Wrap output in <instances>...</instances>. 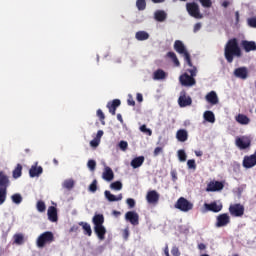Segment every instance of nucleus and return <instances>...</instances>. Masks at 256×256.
<instances>
[{"instance_id":"obj_1","label":"nucleus","mask_w":256,"mask_h":256,"mask_svg":"<svg viewBox=\"0 0 256 256\" xmlns=\"http://www.w3.org/2000/svg\"><path fill=\"white\" fill-rule=\"evenodd\" d=\"M225 57L228 63H233V57H241V49L237 44V40H229L225 47Z\"/></svg>"},{"instance_id":"obj_2","label":"nucleus","mask_w":256,"mask_h":256,"mask_svg":"<svg viewBox=\"0 0 256 256\" xmlns=\"http://www.w3.org/2000/svg\"><path fill=\"white\" fill-rule=\"evenodd\" d=\"M94 224V231L100 241L105 240V235L107 233V229L105 226H103V223H105V218L103 217V214H96L93 219Z\"/></svg>"},{"instance_id":"obj_3","label":"nucleus","mask_w":256,"mask_h":256,"mask_svg":"<svg viewBox=\"0 0 256 256\" xmlns=\"http://www.w3.org/2000/svg\"><path fill=\"white\" fill-rule=\"evenodd\" d=\"M190 68H187L186 71H189V76L187 73L180 76V83L184 87H193L195 85V79L193 77L197 76V68L195 66H189Z\"/></svg>"},{"instance_id":"obj_4","label":"nucleus","mask_w":256,"mask_h":256,"mask_svg":"<svg viewBox=\"0 0 256 256\" xmlns=\"http://www.w3.org/2000/svg\"><path fill=\"white\" fill-rule=\"evenodd\" d=\"M174 49L176 52L179 53V55H182L184 57V61L186 62L187 67H192L191 63V55L187 51V47L181 40H176L174 42Z\"/></svg>"},{"instance_id":"obj_5","label":"nucleus","mask_w":256,"mask_h":256,"mask_svg":"<svg viewBox=\"0 0 256 256\" xmlns=\"http://www.w3.org/2000/svg\"><path fill=\"white\" fill-rule=\"evenodd\" d=\"M55 241V236L53 232L46 231L38 236L36 239V245L39 249H43L45 245H49Z\"/></svg>"},{"instance_id":"obj_6","label":"nucleus","mask_w":256,"mask_h":256,"mask_svg":"<svg viewBox=\"0 0 256 256\" xmlns=\"http://www.w3.org/2000/svg\"><path fill=\"white\" fill-rule=\"evenodd\" d=\"M251 141H253L251 136L244 135L235 139V145L240 151H245V149L251 148Z\"/></svg>"},{"instance_id":"obj_7","label":"nucleus","mask_w":256,"mask_h":256,"mask_svg":"<svg viewBox=\"0 0 256 256\" xmlns=\"http://www.w3.org/2000/svg\"><path fill=\"white\" fill-rule=\"evenodd\" d=\"M175 209H179V211H182L183 213H189V211L193 209V203L183 197H180L175 204Z\"/></svg>"},{"instance_id":"obj_8","label":"nucleus","mask_w":256,"mask_h":256,"mask_svg":"<svg viewBox=\"0 0 256 256\" xmlns=\"http://www.w3.org/2000/svg\"><path fill=\"white\" fill-rule=\"evenodd\" d=\"M231 223V216L229 213H222L216 216L215 227L217 229H221L223 227H227Z\"/></svg>"},{"instance_id":"obj_9","label":"nucleus","mask_w":256,"mask_h":256,"mask_svg":"<svg viewBox=\"0 0 256 256\" xmlns=\"http://www.w3.org/2000/svg\"><path fill=\"white\" fill-rule=\"evenodd\" d=\"M186 9L189 15L194 17V19H203V14H201L199 11V5H197L195 2L187 3Z\"/></svg>"},{"instance_id":"obj_10","label":"nucleus","mask_w":256,"mask_h":256,"mask_svg":"<svg viewBox=\"0 0 256 256\" xmlns=\"http://www.w3.org/2000/svg\"><path fill=\"white\" fill-rule=\"evenodd\" d=\"M232 217H243L245 215V207L241 204H232L228 209Z\"/></svg>"},{"instance_id":"obj_11","label":"nucleus","mask_w":256,"mask_h":256,"mask_svg":"<svg viewBox=\"0 0 256 256\" xmlns=\"http://www.w3.org/2000/svg\"><path fill=\"white\" fill-rule=\"evenodd\" d=\"M205 211H212V213H219L223 210V203L220 200L204 204Z\"/></svg>"},{"instance_id":"obj_12","label":"nucleus","mask_w":256,"mask_h":256,"mask_svg":"<svg viewBox=\"0 0 256 256\" xmlns=\"http://www.w3.org/2000/svg\"><path fill=\"white\" fill-rule=\"evenodd\" d=\"M234 77L236 79H241L242 81H245V79H248L249 77V69L247 67H239L234 70Z\"/></svg>"},{"instance_id":"obj_13","label":"nucleus","mask_w":256,"mask_h":256,"mask_svg":"<svg viewBox=\"0 0 256 256\" xmlns=\"http://www.w3.org/2000/svg\"><path fill=\"white\" fill-rule=\"evenodd\" d=\"M193 101L191 100V97L187 96L185 91L180 92V96L178 99V105L180 107H189Z\"/></svg>"},{"instance_id":"obj_14","label":"nucleus","mask_w":256,"mask_h":256,"mask_svg":"<svg viewBox=\"0 0 256 256\" xmlns=\"http://www.w3.org/2000/svg\"><path fill=\"white\" fill-rule=\"evenodd\" d=\"M223 187H225V185L223 184V182L211 181V182L207 185L206 191H208V192L223 191Z\"/></svg>"},{"instance_id":"obj_15","label":"nucleus","mask_w":256,"mask_h":256,"mask_svg":"<svg viewBox=\"0 0 256 256\" xmlns=\"http://www.w3.org/2000/svg\"><path fill=\"white\" fill-rule=\"evenodd\" d=\"M126 221H129L131 225H139V214L135 211H129L125 214Z\"/></svg>"},{"instance_id":"obj_16","label":"nucleus","mask_w":256,"mask_h":256,"mask_svg":"<svg viewBox=\"0 0 256 256\" xmlns=\"http://www.w3.org/2000/svg\"><path fill=\"white\" fill-rule=\"evenodd\" d=\"M146 201L151 205H155L159 202V193L155 190H151L146 195Z\"/></svg>"},{"instance_id":"obj_17","label":"nucleus","mask_w":256,"mask_h":256,"mask_svg":"<svg viewBox=\"0 0 256 256\" xmlns=\"http://www.w3.org/2000/svg\"><path fill=\"white\" fill-rule=\"evenodd\" d=\"M205 99L207 103L210 105H217L219 103V96H217V92L211 91L206 96Z\"/></svg>"},{"instance_id":"obj_18","label":"nucleus","mask_w":256,"mask_h":256,"mask_svg":"<svg viewBox=\"0 0 256 256\" xmlns=\"http://www.w3.org/2000/svg\"><path fill=\"white\" fill-rule=\"evenodd\" d=\"M48 220L51 221V223H57L59 217L57 216V208L54 206H50L47 210Z\"/></svg>"},{"instance_id":"obj_19","label":"nucleus","mask_w":256,"mask_h":256,"mask_svg":"<svg viewBox=\"0 0 256 256\" xmlns=\"http://www.w3.org/2000/svg\"><path fill=\"white\" fill-rule=\"evenodd\" d=\"M176 139L180 143H185L189 139V132L185 129H180L176 132Z\"/></svg>"},{"instance_id":"obj_20","label":"nucleus","mask_w":256,"mask_h":256,"mask_svg":"<svg viewBox=\"0 0 256 256\" xmlns=\"http://www.w3.org/2000/svg\"><path fill=\"white\" fill-rule=\"evenodd\" d=\"M235 121L239 125H249V123H251V118L245 114H237L235 116Z\"/></svg>"},{"instance_id":"obj_21","label":"nucleus","mask_w":256,"mask_h":256,"mask_svg":"<svg viewBox=\"0 0 256 256\" xmlns=\"http://www.w3.org/2000/svg\"><path fill=\"white\" fill-rule=\"evenodd\" d=\"M114 177L115 174L113 173V170L110 167L105 166L104 171L102 173V179H104V181L111 182V180L114 179Z\"/></svg>"},{"instance_id":"obj_22","label":"nucleus","mask_w":256,"mask_h":256,"mask_svg":"<svg viewBox=\"0 0 256 256\" xmlns=\"http://www.w3.org/2000/svg\"><path fill=\"white\" fill-rule=\"evenodd\" d=\"M167 76H168L167 72H165L163 69H158L153 73L154 81H163L167 79Z\"/></svg>"},{"instance_id":"obj_23","label":"nucleus","mask_w":256,"mask_h":256,"mask_svg":"<svg viewBox=\"0 0 256 256\" xmlns=\"http://www.w3.org/2000/svg\"><path fill=\"white\" fill-rule=\"evenodd\" d=\"M104 195H105V198L107 199V201H110V202L121 201L123 199V194H118L117 196H115L109 190H106L104 192Z\"/></svg>"},{"instance_id":"obj_24","label":"nucleus","mask_w":256,"mask_h":256,"mask_svg":"<svg viewBox=\"0 0 256 256\" xmlns=\"http://www.w3.org/2000/svg\"><path fill=\"white\" fill-rule=\"evenodd\" d=\"M242 47L246 53H249V51H256V43L253 41H242Z\"/></svg>"},{"instance_id":"obj_25","label":"nucleus","mask_w":256,"mask_h":256,"mask_svg":"<svg viewBox=\"0 0 256 256\" xmlns=\"http://www.w3.org/2000/svg\"><path fill=\"white\" fill-rule=\"evenodd\" d=\"M121 105V100L115 99L112 102H108L107 108L109 109V113L115 115V111H117V107Z\"/></svg>"},{"instance_id":"obj_26","label":"nucleus","mask_w":256,"mask_h":256,"mask_svg":"<svg viewBox=\"0 0 256 256\" xmlns=\"http://www.w3.org/2000/svg\"><path fill=\"white\" fill-rule=\"evenodd\" d=\"M43 173V168L41 166H37V163L33 165L29 170L30 177H39Z\"/></svg>"},{"instance_id":"obj_27","label":"nucleus","mask_w":256,"mask_h":256,"mask_svg":"<svg viewBox=\"0 0 256 256\" xmlns=\"http://www.w3.org/2000/svg\"><path fill=\"white\" fill-rule=\"evenodd\" d=\"M143 163H145V157L144 156H139L134 158L130 165L131 167H133V169H139V167H141V165H143Z\"/></svg>"},{"instance_id":"obj_28","label":"nucleus","mask_w":256,"mask_h":256,"mask_svg":"<svg viewBox=\"0 0 256 256\" xmlns=\"http://www.w3.org/2000/svg\"><path fill=\"white\" fill-rule=\"evenodd\" d=\"M203 119L207 123H215V113H213V111L207 110L203 114Z\"/></svg>"},{"instance_id":"obj_29","label":"nucleus","mask_w":256,"mask_h":256,"mask_svg":"<svg viewBox=\"0 0 256 256\" xmlns=\"http://www.w3.org/2000/svg\"><path fill=\"white\" fill-rule=\"evenodd\" d=\"M15 245H23L25 243V235L23 233H16L13 236Z\"/></svg>"},{"instance_id":"obj_30","label":"nucleus","mask_w":256,"mask_h":256,"mask_svg":"<svg viewBox=\"0 0 256 256\" xmlns=\"http://www.w3.org/2000/svg\"><path fill=\"white\" fill-rule=\"evenodd\" d=\"M137 41H147L149 39V34L146 31H138L135 34Z\"/></svg>"},{"instance_id":"obj_31","label":"nucleus","mask_w":256,"mask_h":256,"mask_svg":"<svg viewBox=\"0 0 256 256\" xmlns=\"http://www.w3.org/2000/svg\"><path fill=\"white\" fill-rule=\"evenodd\" d=\"M154 17L156 21L163 22L165 19H167V13H165L163 10H158L155 12Z\"/></svg>"},{"instance_id":"obj_32","label":"nucleus","mask_w":256,"mask_h":256,"mask_svg":"<svg viewBox=\"0 0 256 256\" xmlns=\"http://www.w3.org/2000/svg\"><path fill=\"white\" fill-rule=\"evenodd\" d=\"M62 187L64 189H68V191H71V189L75 187V180L73 179L64 180V182L62 183Z\"/></svg>"},{"instance_id":"obj_33","label":"nucleus","mask_w":256,"mask_h":256,"mask_svg":"<svg viewBox=\"0 0 256 256\" xmlns=\"http://www.w3.org/2000/svg\"><path fill=\"white\" fill-rule=\"evenodd\" d=\"M79 225L82 227V229L85 231V235H88L91 237L93 231L91 230V225L87 222H79Z\"/></svg>"},{"instance_id":"obj_34","label":"nucleus","mask_w":256,"mask_h":256,"mask_svg":"<svg viewBox=\"0 0 256 256\" xmlns=\"http://www.w3.org/2000/svg\"><path fill=\"white\" fill-rule=\"evenodd\" d=\"M177 157L180 163H185V161H187V153L183 149L177 151Z\"/></svg>"},{"instance_id":"obj_35","label":"nucleus","mask_w":256,"mask_h":256,"mask_svg":"<svg viewBox=\"0 0 256 256\" xmlns=\"http://www.w3.org/2000/svg\"><path fill=\"white\" fill-rule=\"evenodd\" d=\"M8 184L9 178L7 177V175H5V173L0 172V187H7Z\"/></svg>"},{"instance_id":"obj_36","label":"nucleus","mask_w":256,"mask_h":256,"mask_svg":"<svg viewBox=\"0 0 256 256\" xmlns=\"http://www.w3.org/2000/svg\"><path fill=\"white\" fill-rule=\"evenodd\" d=\"M23 171V166L21 164H17L16 168L13 171V177L14 179H19L21 177Z\"/></svg>"},{"instance_id":"obj_37","label":"nucleus","mask_w":256,"mask_h":256,"mask_svg":"<svg viewBox=\"0 0 256 256\" xmlns=\"http://www.w3.org/2000/svg\"><path fill=\"white\" fill-rule=\"evenodd\" d=\"M110 189H112V191H121V189H123V183H121V181H115L110 184Z\"/></svg>"},{"instance_id":"obj_38","label":"nucleus","mask_w":256,"mask_h":256,"mask_svg":"<svg viewBox=\"0 0 256 256\" xmlns=\"http://www.w3.org/2000/svg\"><path fill=\"white\" fill-rule=\"evenodd\" d=\"M167 57H169V59L173 61L176 67H179L180 63H179V59L177 58V54H175L174 52H168Z\"/></svg>"},{"instance_id":"obj_39","label":"nucleus","mask_w":256,"mask_h":256,"mask_svg":"<svg viewBox=\"0 0 256 256\" xmlns=\"http://www.w3.org/2000/svg\"><path fill=\"white\" fill-rule=\"evenodd\" d=\"M36 208L39 213H45L47 206L45 205V202L39 200L36 204Z\"/></svg>"},{"instance_id":"obj_40","label":"nucleus","mask_w":256,"mask_h":256,"mask_svg":"<svg viewBox=\"0 0 256 256\" xmlns=\"http://www.w3.org/2000/svg\"><path fill=\"white\" fill-rule=\"evenodd\" d=\"M5 199H7V189L0 188V205L5 203Z\"/></svg>"},{"instance_id":"obj_41","label":"nucleus","mask_w":256,"mask_h":256,"mask_svg":"<svg viewBox=\"0 0 256 256\" xmlns=\"http://www.w3.org/2000/svg\"><path fill=\"white\" fill-rule=\"evenodd\" d=\"M136 7L139 11H144V9L147 7V3L145 0H137Z\"/></svg>"},{"instance_id":"obj_42","label":"nucleus","mask_w":256,"mask_h":256,"mask_svg":"<svg viewBox=\"0 0 256 256\" xmlns=\"http://www.w3.org/2000/svg\"><path fill=\"white\" fill-rule=\"evenodd\" d=\"M12 201L16 204L19 205L23 201V197L21 194H14L11 196Z\"/></svg>"},{"instance_id":"obj_43","label":"nucleus","mask_w":256,"mask_h":256,"mask_svg":"<svg viewBox=\"0 0 256 256\" xmlns=\"http://www.w3.org/2000/svg\"><path fill=\"white\" fill-rule=\"evenodd\" d=\"M140 131L142 133H146V135H149V137H151V135H153V131H151V129L147 128L146 125L140 126Z\"/></svg>"},{"instance_id":"obj_44","label":"nucleus","mask_w":256,"mask_h":256,"mask_svg":"<svg viewBox=\"0 0 256 256\" xmlns=\"http://www.w3.org/2000/svg\"><path fill=\"white\" fill-rule=\"evenodd\" d=\"M97 117H99L102 125H105V114L103 113L102 109L97 110Z\"/></svg>"},{"instance_id":"obj_45","label":"nucleus","mask_w":256,"mask_h":256,"mask_svg":"<svg viewBox=\"0 0 256 256\" xmlns=\"http://www.w3.org/2000/svg\"><path fill=\"white\" fill-rule=\"evenodd\" d=\"M87 167L91 171H95V167H97V162H95V160H89L87 163Z\"/></svg>"},{"instance_id":"obj_46","label":"nucleus","mask_w":256,"mask_h":256,"mask_svg":"<svg viewBox=\"0 0 256 256\" xmlns=\"http://www.w3.org/2000/svg\"><path fill=\"white\" fill-rule=\"evenodd\" d=\"M187 167L188 169H197V164L195 163V160L190 159L187 161Z\"/></svg>"},{"instance_id":"obj_47","label":"nucleus","mask_w":256,"mask_h":256,"mask_svg":"<svg viewBox=\"0 0 256 256\" xmlns=\"http://www.w3.org/2000/svg\"><path fill=\"white\" fill-rule=\"evenodd\" d=\"M118 147H120L121 151H127V147H129V144L127 141H120L118 144Z\"/></svg>"},{"instance_id":"obj_48","label":"nucleus","mask_w":256,"mask_h":256,"mask_svg":"<svg viewBox=\"0 0 256 256\" xmlns=\"http://www.w3.org/2000/svg\"><path fill=\"white\" fill-rule=\"evenodd\" d=\"M89 191H91V193H95V191H97V180H93L90 184Z\"/></svg>"},{"instance_id":"obj_49","label":"nucleus","mask_w":256,"mask_h":256,"mask_svg":"<svg viewBox=\"0 0 256 256\" xmlns=\"http://www.w3.org/2000/svg\"><path fill=\"white\" fill-rule=\"evenodd\" d=\"M101 143V140L94 138L91 142H90V147H93L94 149L99 147V144Z\"/></svg>"},{"instance_id":"obj_50","label":"nucleus","mask_w":256,"mask_h":256,"mask_svg":"<svg viewBox=\"0 0 256 256\" xmlns=\"http://www.w3.org/2000/svg\"><path fill=\"white\" fill-rule=\"evenodd\" d=\"M199 2L201 3L202 7L206 8H209L212 5L211 0H199Z\"/></svg>"},{"instance_id":"obj_51","label":"nucleus","mask_w":256,"mask_h":256,"mask_svg":"<svg viewBox=\"0 0 256 256\" xmlns=\"http://www.w3.org/2000/svg\"><path fill=\"white\" fill-rule=\"evenodd\" d=\"M126 203L130 209H133V207H135V199L133 198H128L126 200Z\"/></svg>"},{"instance_id":"obj_52","label":"nucleus","mask_w":256,"mask_h":256,"mask_svg":"<svg viewBox=\"0 0 256 256\" xmlns=\"http://www.w3.org/2000/svg\"><path fill=\"white\" fill-rule=\"evenodd\" d=\"M171 254L173 256H181V252L179 251V248L177 246H174L171 250Z\"/></svg>"},{"instance_id":"obj_53","label":"nucleus","mask_w":256,"mask_h":256,"mask_svg":"<svg viewBox=\"0 0 256 256\" xmlns=\"http://www.w3.org/2000/svg\"><path fill=\"white\" fill-rule=\"evenodd\" d=\"M247 22L249 27H254V29H256V18H249Z\"/></svg>"},{"instance_id":"obj_54","label":"nucleus","mask_w":256,"mask_h":256,"mask_svg":"<svg viewBox=\"0 0 256 256\" xmlns=\"http://www.w3.org/2000/svg\"><path fill=\"white\" fill-rule=\"evenodd\" d=\"M127 103H128V105L135 107V100H133V95H131V94L128 95Z\"/></svg>"},{"instance_id":"obj_55","label":"nucleus","mask_w":256,"mask_h":256,"mask_svg":"<svg viewBox=\"0 0 256 256\" xmlns=\"http://www.w3.org/2000/svg\"><path fill=\"white\" fill-rule=\"evenodd\" d=\"M163 153V148L162 147H156L154 149V157H158V155H161Z\"/></svg>"},{"instance_id":"obj_56","label":"nucleus","mask_w":256,"mask_h":256,"mask_svg":"<svg viewBox=\"0 0 256 256\" xmlns=\"http://www.w3.org/2000/svg\"><path fill=\"white\" fill-rule=\"evenodd\" d=\"M201 27H203V25L200 22L196 23L194 25L193 32L197 33L198 31H201Z\"/></svg>"},{"instance_id":"obj_57","label":"nucleus","mask_w":256,"mask_h":256,"mask_svg":"<svg viewBox=\"0 0 256 256\" xmlns=\"http://www.w3.org/2000/svg\"><path fill=\"white\" fill-rule=\"evenodd\" d=\"M136 101H138V103H143V94L137 93L136 94Z\"/></svg>"},{"instance_id":"obj_58","label":"nucleus","mask_w":256,"mask_h":256,"mask_svg":"<svg viewBox=\"0 0 256 256\" xmlns=\"http://www.w3.org/2000/svg\"><path fill=\"white\" fill-rule=\"evenodd\" d=\"M171 177H172V181H177V171L172 170L170 173Z\"/></svg>"},{"instance_id":"obj_59","label":"nucleus","mask_w":256,"mask_h":256,"mask_svg":"<svg viewBox=\"0 0 256 256\" xmlns=\"http://www.w3.org/2000/svg\"><path fill=\"white\" fill-rule=\"evenodd\" d=\"M103 130H99L96 134L95 139H98V141H101V137H103Z\"/></svg>"},{"instance_id":"obj_60","label":"nucleus","mask_w":256,"mask_h":256,"mask_svg":"<svg viewBox=\"0 0 256 256\" xmlns=\"http://www.w3.org/2000/svg\"><path fill=\"white\" fill-rule=\"evenodd\" d=\"M123 237H124V239H129V229H124V231H123Z\"/></svg>"},{"instance_id":"obj_61","label":"nucleus","mask_w":256,"mask_h":256,"mask_svg":"<svg viewBox=\"0 0 256 256\" xmlns=\"http://www.w3.org/2000/svg\"><path fill=\"white\" fill-rule=\"evenodd\" d=\"M198 249H200V251H204V249H207V246H205V244L201 243L198 245Z\"/></svg>"},{"instance_id":"obj_62","label":"nucleus","mask_w":256,"mask_h":256,"mask_svg":"<svg viewBox=\"0 0 256 256\" xmlns=\"http://www.w3.org/2000/svg\"><path fill=\"white\" fill-rule=\"evenodd\" d=\"M164 254H165L166 256H171V255L169 254V247H168V246L165 247Z\"/></svg>"},{"instance_id":"obj_63","label":"nucleus","mask_w":256,"mask_h":256,"mask_svg":"<svg viewBox=\"0 0 256 256\" xmlns=\"http://www.w3.org/2000/svg\"><path fill=\"white\" fill-rule=\"evenodd\" d=\"M117 119L120 123H123V116H121V114H117Z\"/></svg>"},{"instance_id":"obj_64","label":"nucleus","mask_w":256,"mask_h":256,"mask_svg":"<svg viewBox=\"0 0 256 256\" xmlns=\"http://www.w3.org/2000/svg\"><path fill=\"white\" fill-rule=\"evenodd\" d=\"M196 157H201L203 155L202 151H195Z\"/></svg>"}]
</instances>
